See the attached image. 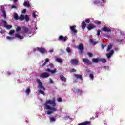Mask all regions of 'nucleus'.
<instances>
[{
    "label": "nucleus",
    "instance_id": "1",
    "mask_svg": "<svg viewBox=\"0 0 125 125\" xmlns=\"http://www.w3.org/2000/svg\"><path fill=\"white\" fill-rule=\"evenodd\" d=\"M45 109L47 110H50L47 111L48 115H51L54 112H57V108H55L56 106V102H55V98H53L52 100H48L44 104Z\"/></svg>",
    "mask_w": 125,
    "mask_h": 125
},
{
    "label": "nucleus",
    "instance_id": "2",
    "mask_svg": "<svg viewBox=\"0 0 125 125\" xmlns=\"http://www.w3.org/2000/svg\"><path fill=\"white\" fill-rule=\"evenodd\" d=\"M19 19L21 21H23L24 19H25L26 22H29V20H30V17H29V15H24L22 14L21 15L20 17H19Z\"/></svg>",
    "mask_w": 125,
    "mask_h": 125
},
{
    "label": "nucleus",
    "instance_id": "3",
    "mask_svg": "<svg viewBox=\"0 0 125 125\" xmlns=\"http://www.w3.org/2000/svg\"><path fill=\"white\" fill-rule=\"evenodd\" d=\"M77 48L79 50V53L80 55H82V54H83V50H84V47H83V45L80 43L79 46H77Z\"/></svg>",
    "mask_w": 125,
    "mask_h": 125
},
{
    "label": "nucleus",
    "instance_id": "4",
    "mask_svg": "<svg viewBox=\"0 0 125 125\" xmlns=\"http://www.w3.org/2000/svg\"><path fill=\"white\" fill-rule=\"evenodd\" d=\"M37 83H38V87L39 88H41V89H42V90L45 91L46 89L44 87H43V85H42V83L41 82V80L40 79H37Z\"/></svg>",
    "mask_w": 125,
    "mask_h": 125
},
{
    "label": "nucleus",
    "instance_id": "5",
    "mask_svg": "<svg viewBox=\"0 0 125 125\" xmlns=\"http://www.w3.org/2000/svg\"><path fill=\"white\" fill-rule=\"evenodd\" d=\"M37 50L40 52V53H42V54H44V53H47V51L45 50V49L42 48V47H37Z\"/></svg>",
    "mask_w": 125,
    "mask_h": 125
},
{
    "label": "nucleus",
    "instance_id": "6",
    "mask_svg": "<svg viewBox=\"0 0 125 125\" xmlns=\"http://www.w3.org/2000/svg\"><path fill=\"white\" fill-rule=\"evenodd\" d=\"M79 60L72 59L70 61V63L72 65H74V66H77L78 64H79Z\"/></svg>",
    "mask_w": 125,
    "mask_h": 125
},
{
    "label": "nucleus",
    "instance_id": "7",
    "mask_svg": "<svg viewBox=\"0 0 125 125\" xmlns=\"http://www.w3.org/2000/svg\"><path fill=\"white\" fill-rule=\"evenodd\" d=\"M22 32L24 34H31V30L29 29V28L26 27H23L22 28Z\"/></svg>",
    "mask_w": 125,
    "mask_h": 125
},
{
    "label": "nucleus",
    "instance_id": "8",
    "mask_svg": "<svg viewBox=\"0 0 125 125\" xmlns=\"http://www.w3.org/2000/svg\"><path fill=\"white\" fill-rule=\"evenodd\" d=\"M83 62L84 63V64H87L88 65H92V62L87 58H83L82 59Z\"/></svg>",
    "mask_w": 125,
    "mask_h": 125
},
{
    "label": "nucleus",
    "instance_id": "9",
    "mask_svg": "<svg viewBox=\"0 0 125 125\" xmlns=\"http://www.w3.org/2000/svg\"><path fill=\"white\" fill-rule=\"evenodd\" d=\"M96 28V25L95 24H93L92 23L89 24L87 26V29L88 31H90L91 30H92L93 29H95Z\"/></svg>",
    "mask_w": 125,
    "mask_h": 125
},
{
    "label": "nucleus",
    "instance_id": "10",
    "mask_svg": "<svg viewBox=\"0 0 125 125\" xmlns=\"http://www.w3.org/2000/svg\"><path fill=\"white\" fill-rule=\"evenodd\" d=\"M59 41H62V42H66L68 40V37L67 36L64 37L63 35H60L58 38Z\"/></svg>",
    "mask_w": 125,
    "mask_h": 125
},
{
    "label": "nucleus",
    "instance_id": "11",
    "mask_svg": "<svg viewBox=\"0 0 125 125\" xmlns=\"http://www.w3.org/2000/svg\"><path fill=\"white\" fill-rule=\"evenodd\" d=\"M49 76H50L49 73H47L46 72H43L41 74H40V78H42L43 79H45V78H48Z\"/></svg>",
    "mask_w": 125,
    "mask_h": 125
},
{
    "label": "nucleus",
    "instance_id": "12",
    "mask_svg": "<svg viewBox=\"0 0 125 125\" xmlns=\"http://www.w3.org/2000/svg\"><path fill=\"white\" fill-rule=\"evenodd\" d=\"M75 28H76V25H74L73 26H70V29L71 31L72 34H77V33H78V31L76 30Z\"/></svg>",
    "mask_w": 125,
    "mask_h": 125
},
{
    "label": "nucleus",
    "instance_id": "13",
    "mask_svg": "<svg viewBox=\"0 0 125 125\" xmlns=\"http://www.w3.org/2000/svg\"><path fill=\"white\" fill-rule=\"evenodd\" d=\"M92 61L93 63H96L97 64V63H99V62L101 61V59L99 58H93Z\"/></svg>",
    "mask_w": 125,
    "mask_h": 125
},
{
    "label": "nucleus",
    "instance_id": "14",
    "mask_svg": "<svg viewBox=\"0 0 125 125\" xmlns=\"http://www.w3.org/2000/svg\"><path fill=\"white\" fill-rule=\"evenodd\" d=\"M46 72H50V73H51V74H55L56 72H57V69L56 68H54L53 70H51L49 68H47L46 69Z\"/></svg>",
    "mask_w": 125,
    "mask_h": 125
},
{
    "label": "nucleus",
    "instance_id": "15",
    "mask_svg": "<svg viewBox=\"0 0 125 125\" xmlns=\"http://www.w3.org/2000/svg\"><path fill=\"white\" fill-rule=\"evenodd\" d=\"M102 31H103V32H107V33H111V29L107 27H103Z\"/></svg>",
    "mask_w": 125,
    "mask_h": 125
},
{
    "label": "nucleus",
    "instance_id": "16",
    "mask_svg": "<svg viewBox=\"0 0 125 125\" xmlns=\"http://www.w3.org/2000/svg\"><path fill=\"white\" fill-rule=\"evenodd\" d=\"M15 38L19 39L20 40H23L24 36L20 35V34L17 33L15 34Z\"/></svg>",
    "mask_w": 125,
    "mask_h": 125
},
{
    "label": "nucleus",
    "instance_id": "17",
    "mask_svg": "<svg viewBox=\"0 0 125 125\" xmlns=\"http://www.w3.org/2000/svg\"><path fill=\"white\" fill-rule=\"evenodd\" d=\"M1 11L2 13V16L4 18V19H6V13H5V10L4 9H2Z\"/></svg>",
    "mask_w": 125,
    "mask_h": 125
},
{
    "label": "nucleus",
    "instance_id": "18",
    "mask_svg": "<svg viewBox=\"0 0 125 125\" xmlns=\"http://www.w3.org/2000/svg\"><path fill=\"white\" fill-rule=\"evenodd\" d=\"M90 125V121H86L84 122H83L81 123H79L78 125Z\"/></svg>",
    "mask_w": 125,
    "mask_h": 125
},
{
    "label": "nucleus",
    "instance_id": "19",
    "mask_svg": "<svg viewBox=\"0 0 125 125\" xmlns=\"http://www.w3.org/2000/svg\"><path fill=\"white\" fill-rule=\"evenodd\" d=\"M81 27L83 30H84L85 27H86V24L85 23V21H83L81 24Z\"/></svg>",
    "mask_w": 125,
    "mask_h": 125
},
{
    "label": "nucleus",
    "instance_id": "20",
    "mask_svg": "<svg viewBox=\"0 0 125 125\" xmlns=\"http://www.w3.org/2000/svg\"><path fill=\"white\" fill-rule=\"evenodd\" d=\"M90 43H91V44H97V43L98 42V41H94L93 39H90L89 40Z\"/></svg>",
    "mask_w": 125,
    "mask_h": 125
},
{
    "label": "nucleus",
    "instance_id": "21",
    "mask_svg": "<svg viewBox=\"0 0 125 125\" xmlns=\"http://www.w3.org/2000/svg\"><path fill=\"white\" fill-rule=\"evenodd\" d=\"M75 77L76 79H79L81 81H83V76H82V75L75 74Z\"/></svg>",
    "mask_w": 125,
    "mask_h": 125
},
{
    "label": "nucleus",
    "instance_id": "22",
    "mask_svg": "<svg viewBox=\"0 0 125 125\" xmlns=\"http://www.w3.org/2000/svg\"><path fill=\"white\" fill-rule=\"evenodd\" d=\"M60 79L61 81H62V82H66V81H67L66 77H64L62 75L60 76Z\"/></svg>",
    "mask_w": 125,
    "mask_h": 125
},
{
    "label": "nucleus",
    "instance_id": "23",
    "mask_svg": "<svg viewBox=\"0 0 125 125\" xmlns=\"http://www.w3.org/2000/svg\"><path fill=\"white\" fill-rule=\"evenodd\" d=\"M13 17L15 20H19V17L18 16V14H17V13H14Z\"/></svg>",
    "mask_w": 125,
    "mask_h": 125
},
{
    "label": "nucleus",
    "instance_id": "24",
    "mask_svg": "<svg viewBox=\"0 0 125 125\" xmlns=\"http://www.w3.org/2000/svg\"><path fill=\"white\" fill-rule=\"evenodd\" d=\"M93 3L94 4H95V5H98V4H100V0H95L93 1Z\"/></svg>",
    "mask_w": 125,
    "mask_h": 125
},
{
    "label": "nucleus",
    "instance_id": "25",
    "mask_svg": "<svg viewBox=\"0 0 125 125\" xmlns=\"http://www.w3.org/2000/svg\"><path fill=\"white\" fill-rule=\"evenodd\" d=\"M23 5L24 6H26V7H30V6H31L30 5V3H29V2H25L24 3H23Z\"/></svg>",
    "mask_w": 125,
    "mask_h": 125
},
{
    "label": "nucleus",
    "instance_id": "26",
    "mask_svg": "<svg viewBox=\"0 0 125 125\" xmlns=\"http://www.w3.org/2000/svg\"><path fill=\"white\" fill-rule=\"evenodd\" d=\"M123 39H117L115 40V42H116V43H118L119 42H123Z\"/></svg>",
    "mask_w": 125,
    "mask_h": 125
},
{
    "label": "nucleus",
    "instance_id": "27",
    "mask_svg": "<svg viewBox=\"0 0 125 125\" xmlns=\"http://www.w3.org/2000/svg\"><path fill=\"white\" fill-rule=\"evenodd\" d=\"M1 21H2V23H3L4 24V27H5V26H6V25L7 24V22H6V21H5L3 19H2Z\"/></svg>",
    "mask_w": 125,
    "mask_h": 125
},
{
    "label": "nucleus",
    "instance_id": "28",
    "mask_svg": "<svg viewBox=\"0 0 125 125\" xmlns=\"http://www.w3.org/2000/svg\"><path fill=\"white\" fill-rule=\"evenodd\" d=\"M84 22L86 23V24H89V23H90V19H85Z\"/></svg>",
    "mask_w": 125,
    "mask_h": 125
},
{
    "label": "nucleus",
    "instance_id": "29",
    "mask_svg": "<svg viewBox=\"0 0 125 125\" xmlns=\"http://www.w3.org/2000/svg\"><path fill=\"white\" fill-rule=\"evenodd\" d=\"M56 61H57V62H59V63H62V62H63V61L62 60V59L60 58H57Z\"/></svg>",
    "mask_w": 125,
    "mask_h": 125
},
{
    "label": "nucleus",
    "instance_id": "30",
    "mask_svg": "<svg viewBox=\"0 0 125 125\" xmlns=\"http://www.w3.org/2000/svg\"><path fill=\"white\" fill-rule=\"evenodd\" d=\"M70 73H75L77 72V70L75 69L74 68H72L70 70Z\"/></svg>",
    "mask_w": 125,
    "mask_h": 125
},
{
    "label": "nucleus",
    "instance_id": "31",
    "mask_svg": "<svg viewBox=\"0 0 125 125\" xmlns=\"http://www.w3.org/2000/svg\"><path fill=\"white\" fill-rule=\"evenodd\" d=\"M25 92H26V94L27 95L30 94V92H31V89H26Z\"/></svg>",
    "mask_w": 125,
    "mask_h": 125
},
{
    "label": "nucleus",
    "instance_id": "32",
    "mask_svg": "<svg viewBox=\"0 0 125 125\" xmlns=\"http://www.w3.org/2000/svg\"><path fill=\"white\" fill-rule=\"evenodd\" d=\"M38 92H39V93H41V94H42V95H45V93H44V91H42V90H39V91H38Z\"/></svg>",
    "mask_w": 125,
    "mask_h": 125
},
{
    "label": "nucleus",
    "instance_id": "33",
    "mask_svg": "<svg viewBox=\"0 0 125 125\" xmlns=\"http://www.w3.org/2000/svg\"><path fill=\"white\" fill-rule=\"evenodd\" d=\"M5 27L8 29L9 30L12 28V26L8 25H6Z\"/></svg>",
    "mask_w": 125,
    "mask_h": 125
},
{
    "label": "nucleus",
    "instance_id": "34",
    "mask_svg": "<svg viewBox=\"0 0 125 125\" xmlns=\"http://www.w3.org/2000/svg\"><path fill=\"white\" fill-rule=\"evenodd\" d=\"M56 120L54 117L50 118V122H55Z\"/></svg>",
    "mask_w": 125,
    "mask_h": 125
},
{
    "label": "nucleus",
    "instance_id": "35",
    "mask_svg": "<svg viewBox=\"0 0 125 125\" xmlns=\"http://www.w3.org/2000/svg\"><path fill=\"white\" fill-rule=\"evenodd\" d=\"M87 54L88 55L89 57H92V56H93V54L90 52H88Z\"/></svg>",
    "mask_w": 125,
    "mask_h": 125
},
{
    "label": "nucleus",
    "instance_id": "36",
    "mask_svg": "<svg viewBox=\"0 0 125 125\" xmlns=\"http://www.w3.org/2000/svg\"><path fill=\"white\" fill-rule=\"evenodd\" d=\"M49 67H50V69H53V68H54V65L52 63H50L48 65Z\"/></svg>",
    "mask_w": 125,
    "mask_h": 125
},
{
    "label": "nucleus",
    "instance_id": "37",
    "mask_svg": "<svg viewBox=\"0 0 125 125\" xmlns=\"http://www.w3.org/2000/svg\"><path fill=\"white\" fill-rule=\"evenodd\" d=\"M89 77L91 80H93V79H94V76L93 75V74H90L89 75Z\"/></svg>",
    "mask_w": 125,
    "mask_h": 125
},
{
    "label": "nucleus",
    "instance_id": "38",
    "mask_svg": "<svg viewBox=\"0 0 125 125\" xmlns=\"http://www.w3.org/2000/svg\"><path fill=\"white\" fill-rule=\"evenodd\" d=\"M20 30H21V27H20V26H17V28L16 29V32H19Z\"/></svg>",
    "mask_w": 125,
    "mask_h": 125
},
{
    "label": "nucleus",
    "instance_id": "39",
    "mask_svg": "<svg viewBox=\"0 0 125 125\" xmlns=\"http://www.w3.org/2000/svg\"><path fill=\"white\" fill-rule=\"evenodd\" d=\"M101 61L102 62V63H106L107 62V60L105 59H101Z\"/></svg>",
    "mask_w": 125,
    "mask_h": 125
},
{
    "label": "nucleus",
    "instance_id": "40",
    "mask_svg": "<svg viewBox=\"0 0 125 125\" xmlns=\"http://www.w3.org/2000/svg\"><path fill=\"white\" fill-rule=\"evenodd\" d=\"M76 93H81V92H82V90L80 89H77L76 90Z\"/></svg>",
    "mask_w": 125,
    "mask_h": 125
},
{
    "label": "nucleus",
    "instance_id": "41",
    "mask_svg": "<svg viewBox=\"0 0 125 125\" xmlns=\"http://www.w3.org/2000/svg\"><path fill=\"white\" fill-rule=\"evenodd\" d=\"M49 83H51L52 84H54V82L51 78L49 79Z\"/></svg>",
    "mask_w": 125,
    "mask_h": 125
},
{
    "label": "nucleus",
    "instance_id": "42",
    "mask_svg": "<svg viewBox=\"0 0 125 125\" xmlns=\"http://www.w3.org/2000/svg\"><path fill=\"white\" fill-rule=\"evenodd\" d=\"M15 32V31H14V30H11L9 32V34L10 35H12V34H14Z\"/></svg>",
    "mask_w": 125,
    "mask_h": 125
},
{
    "label": "nucleus",
    "instance_id": "43",
    "mask_svg": "<svg viewBox=\"0 0 125 125\" xmlns=\"http://www.w3.org/2000/svg\"><path fill=\"white\" fill-rule=\"evenodd\" d=\"M112 48V45H108V47L106 50V51H110V50Z\"/></svg>",
    "mask_w": 125,
    "mask_h": 125
},
{
    "label": "nucleus",
    "instance_id": "44",
    "mask_svg": "<svg viewBox=\"0 0 125 125\" xmlns=\"http://www.w3.org/2000/svg\"><path fill=\"white\" fill-rule=\"evenodd\" d=\"M95 24H96V25H101V21H96Z\"/></svg>",
    "mask_w": 125,
    "mask_h": 125
},
{
    "label": "nucleus",
    "instance_id": "45",
    "mask_svg": "<svg viewBox=\"0 0 125 125\" xmlns=\"http://www.w3.org/2000/svg\"><path fill=\"white\" fill-rule=\"evenodd\" d=\"M110 55H113L114 54V50H111L109 53Z\"/></svg>",
    "mask_w": 125,
    "mask_h": 125
},
{
    "label": "nucleus",
    "instance_id": "46",
    "mask_svg": "<svg viewBox=\"0 0 125 125\" xmlns=\"http://www.w3.org/2000/svg\"><path fill=\"white\" fill-rule=\"evenodd\" d=\"M100 30H98L97 32V35L98 36V37H99L100 36Z\"/></svg>",
    "mask_w": 125,
    "mask_h": 125
},
{
    "label": "nucleus",
    "instance_id": "47",
    "mask_svg": "<svg viewBox=\"0 0 125 125\" xmlns=\"http://www.w3.org/2000/svg\"><path fill=\"white\" fill-rule=\"evenodd\" d=\"M49 62V59L48 58H46L45 60V63L46 64V63H48Z\"/></svg>",
    "mask_w": 125,
    "mask_h": 125
},
{
    "label": "nucleus",
    "instance_id": "48",
    "mask_svg": "<svg viewBox=\"0 0 125 125\" xmlns=\"http://www.w3.org/2000/svg\"><path fill=\"white\" fill-rule=\"evenodd\" d=\"M112 55H110V54H106V56H107V58H111V56Z\"/></svg>",
    "mask_w": 125,
    "mask_h": 125
},
{
    "label": "nucleus",
    "instance_id": "49",
    "mask_svg": "<svg viewBox=\"0 0 125 125\" xmlns=\"http://www.w3.org/2000/svg\"><path fill=\"white\" fill-rule=\"evenodd\" d=\"M67 52H68L69 53L72 52V51L71 50V49H70V48H68L67 49H66Z\"/></svg>",
    "mask_w": 125,
    "mask_h": 125
},
{
    "label": "nucleus",
    "instance_id": "50",
    "mask_svg": "<svg viewBox=\"0 0 125 125\" xmlns=\"http://www.w3.org/2000/svg\"><path fill=\"white\" fill-rule=\"evenodd\" d=\"M62 99L60 97V98H58V102H62Z\"/></svg>",
    "mask_w": 125,
    "mask_h": 125
},
{
    "label": "nucleus",
    "instance_id": "51",
    "mask_svg": "<svg viewBox=\"0 0 125 125\" xmlns=\"http://www.w3.org/2000/svg\"><path fill=\"white\" fill-rule=\"evenodd\" d=\"M6 39H7V40H12V38L10 37V36H7Z\"/></svg>",
    "mask_w": 125,
    "mask_h": 125
},
{
    "label": "nucleus",
    "instance_id": "52",
    "mask_svg": "<svg viewBox=\"0 0 125 125\" xmlns=\"http://www.w3.org/2000/svg\"><path fill=\"white\" fill-rule=\"evenodd\" d=\"M17 7V6L14 5H12V6H11V8H12V9L16 8Z\"/></svg>",
    "mask_w": 125,
    "mask_h": 125
},
{
    "label": "nucleus",
    "instance_id": "53",
    "mask_svg": "<svg viewBox=\"0 0 125 125\" xmlns=\"http://www.w3.org/2000/svg\"><path fill=\"white\" fill-rule=\"evenodd\" d=\"M65 120H68V119H70V116H66V117H64Z\"/></svg>",
    "mask_w": 125,
    "mask_h": 125
},
{
    "label": "nucleus",
    "instance_id": "54",
    "mask_svg": "<svg viewBox=\"0 0 125 125\" xmlns=\"http://www.w3.org/2000/svg\"><path fill=\"white\" fill-rule=\"evenodd\" d=\"M33 17H34V18H36V13H33Z\"/></svg>",
    "mask_w": 125,
    "mask_h": 125
},
{
    "label": "nucleus",
    "instance_id": "55",
    "mask_svg": "<svg viewBox=\"0 0 125 125\" xmlns=\"http://www.w3.org/2000/svg\"><path fill=\"white\" fill-rule=\"evenodd\" d=\"M45 65H46V63L45 62H44V63H43L41 65V66L44 67V66H45Z\"/></svg>",
    "mask_w": 125,
    "mask_h": 125
},
{
    "label": "nucleus",
    "instance_id": "56",
    "mask_svg": "<svg viewBox=\"0 0 125 125\" xmlns=\"http://www.w3.org/2000/svg\"><path fill=\"white\" fill-rule=\"evenodd\" d=\"M26 9H24L22 11V13H25L26 12Z\"/></svg>",
    "mask_w": 125,
    "mask_h": 125
},
{
    "label": "nucleus",
    "instance_id": "57",
    "mask_svg": "<svg viewBox=\"0 0 125 125\" xmlns=\"http://www.w3.org/2000/svg\"><path fill=\"white\" fill-rule=\"evenodd\" d=\"M104 69H105V70L107 69H109V67L108 66H104Z\"/></svg>",
    "mask_w": 125,
    "mask_h": 125
},
{
    "label": "nucleus",
    "instance_id": "58",
    "mask_svg": "<svg viewBox=\"0 0 125 125\" xmlns=\"http://www.w3.org/2000/svg\"><path fill=\"white\" fill-rule=\"evenodd\" d=\"M101 1H102V2H103V3H105V2H106V0H101Z\"/></svg>",
    "mask_w": 125,
    "mask_h": 125
},
{
    "label": "nucleus",
    "instance_id": "59",
    "mask_svg": "<svg viewBox=\"0 0 125 125\" xmlns=\"http://www.w3.org/2000/svg\"><path fill=\"white\" fill-rule=\"evenodd\" d=\"M10 1L12 0H10ZM13 1H14V2H17L18 1V0H13Z\"/></svg>",
    "mask_w": 125,
    "mask_h": 125
},
{
    "label": "nucleus",
    "instance_id": "60",
    "mask_svg": "<svg viewBox=\"0 0 125 125\" xmlns=\"http://www.w3.org/2000/svg\"><path fill=\"white\" fill-rule=\"evenodd\" d=\"M49 52H50L51 53L53 52V50H52V49L50 50Z\"/></svg>",
    "mask_w": 125,
    "mask_h": 125
},
{
    "label": "nucleus",
    "instance_id": "61",
    "mask_svg": "<svg viewBox=\"0 0 125 125\" xmlns=\"http://www.w3.org/2000/svg\"><path fill=\"white\" fill-rule=\"evenodd\" d=\"M102 48L104 49V48L105 47V46H104L103 44H102Z\"/></svg>",
    "mask_w": 125,
    "mask_h": 125
},
{
    "label": "nucleus",
    "instance_id": "62",
    "mask_svg": "<svg viewBox=\"0 0 125 125\" xmlns=\"http://www.w3.org/2000/svg\"><path fill=\"white\" fill-rule=\"evenodd\" d=\"M3 33V31H2V30L0 31V33L1 34V35H2V33Z\"/></svg>",
    "mask_w": 125,
    "mask_h": 125
},
{
    "label": "nucleus",
    "instance_id": "63",
    "mask_svg": "<svg viewBox=\"0 0 125 125\" xmlns=\"http://www.w3.org/2000/svg\"><path fill=\"white\" fill-rule=\"evenodd\" d=\"M8 75H10V73H8Z\"/></svg>",
    "mask_w": 125,
    "mask_h": 125
}]
</instances>
